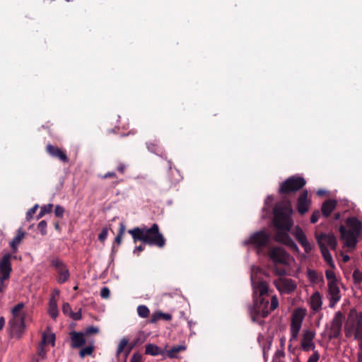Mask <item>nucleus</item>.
<instances>
[{
  "mask_svg": "<svg viewBox=\"0 0 362 362\" xmlns=\"http://www.w3.org/2000/svg\"><path fill=\"white\" fill-rule=\"evenodd\" d=\"M274 270L276 274L279 276H283L286 273L285 269H278L277 267H275Z\"/></svg>",
  "mask_w": 362,
  "mask_h": 362,
  "instance_id": "54",
  "label": "nucleus"
},
{
  "mask_svg": "<svg viewBox=\"0 0 362 362\" xmlns=\"http://www.w3.org/2000/svg\"><path fill=\"white\" fill-rule=\"evenodd\" d=\"M307 276L308 280L313 284H320L323 282V276L315 270L308 269L307 270Z\"/></svg>",
  "mask_w": 362,
  "mask_h": 362,
  "instance_id": "24",
  "label": "nucleus"
},
{
  "mask_svg": "<svg viewBox=\"0 0 362 362\" xmlns=\"http://www.w3.org/2000/svg\"><path fill=\"white\" fill-rule=\"evenodd\" d=\"M163 319L165 320H170L172 319V315L168 313H164L160 311L156 312L153 314L151 320L150 321L151 323H155L157 321Z\"/></svg>",
  "mask_w": 362,
  "mask_h": 362,
  "instance_id": "27",
  "label": "nucleus"
},
{
  "mask_svg": "<svg viewBox=\"0 0 362 362\" xmlns=\"http://www.w3.org/2000/svg\"><path fill=\"white\" fill-rule=\"evenodd\" d=\"M328 286V299L330 308H334L341 299L340 290L338 284Z\"/></svg>",
  "mask_w": 362,
  "mask_h": 362,
  "instance_id": "16",
  "label": "nucleus"
},
{
  "mask_svg": "<svg viewBox=\"0 0 362 362\" xmlns=\"http://www.w3.org/2000/svg\"><path fill=\"white\" fill-rule=\"evenodd\" d=\"M62 312L64 315L70 316L72 314V310L70 305L68 303H64L62 305Z\"/></svg>",
  "mask_w": 362,
  "mask_h": 362,
  "instance_id": "37",
  "label": "nucleus"
},
{
  "mask_svg": "<svg viewBox=\"0 0 362 362\" xmlns=\"http://www.w3.org/2000/svg\"><path fill=\"white\" fill-rule=\"evenodd\" d=\"M129 340L127 338H122L117 346L116 354L117 356H119L122 352L124 351L126 346L128 344Z\"/></svg>",
  "mask_w": 362,
  "mask_h": 362,
  "instance_id": "35",
  "label": "nucleus"
},
{
  "mask_svg": "<svg viewBox=\"0 0 362 362\" xmlns=\"http://www.w3.org/2000/svg\"><path fill=\"white\" fill-rule=\"evenodd\" d=\"M37 208H38V205L35 204L33 208L30 209L28 211L27 217H26L28 221H30L32 218L33 214L36 212V210Z\"/></svg>",
  "mask_w": 362,
  "mask_h": 362,
  "instance_id": "41",
  "label": "nucleus"
},
{
  "mask_svg": "<svg viewBox=\"0 0 362 362\" xmlns=\"http://www.w3.org/2000/svg\"><path fill=\"white\" fill-rule=\"evenodd\" d=\"M310 205V200L308 199V192H303L298 199V210L300 214H303L308 211Z\"/></svg>",
  "mask_w": 362,
  "mask_h": 362,
  "instance_id": "21",
  "label": "nucleus"
},
{
  "mask_svg": "<svg viewBox=\"0 0 362 362\" xmlns=\"http://www.w3.org/2000/svg\"><path fill=\"white\" fill-rule=\"evenodd\" d=\"M293 235L304 248L306 253H308L312 250V245L308 241L307 238L301 228L296 227L293 231Z\"/></svg>",
  "mask_w": 362,
  "mask_h": 362,
  "instance_id": "17",
  "label": "nucleus"
},
{
  "mask_svg": "<svg viewBox=\"0 0 362 362\" xmlns=\"http://www.w3.org/2000/svg\"><path fill=\"white\" fill-rule=\"evenodd\" d=\"M110 290L107 287H103L100 291V296L103 298H107L110 296Z\"/></svg>",
  "mask_w": 362,
  "mask_h": 362,
  "instance_id": "48",
  "label": "nucleus"
},
{
  "mask_svg": "<svg viewBox=\"0 0 362 362\" xmlns=\"http://www.w3.org/2000/svg\"><path fill=\"white\" fill-rule=\"evenodd\" d=\"M357 362H362V341L358 343Z\"/></svg>",
  "mask_w": 362,
  "mask_h": 362,
  "instance_id": "44",
  "label": "nucleus"
},
{
  "mask_svg": "<svg viewBox=\"0 0 362 362\" xmlns=\"http://www.w3.org/2000/svg\"><path fill=\"white\" fill-rule=\"evenodd\" d=\"M24 304L23 303L17 304L12 309V318L9 321L11 333L16 337L20 338L25 328V314L23 311Z\"/></svg>",
  "mask_w": 362,
  "mask_h": 362,
  "instance_id": "6",
  "label": "nucleus"
},
{
  "mask_svg": "<svg viewBox=\"0 0 362 362\" xmlns=\"http://www.w3.org/2000/svg\"><path fill=\"white\" fill-rule=\"evenodd\" d=\"M109 177H116V174L114 172L107 173L103 175V178L106 179Z\"/></svg>",
  "mask_w": 362,
  "mask_h": 362,
  "instance_id": "55",
  "label": "nucleus"
},
{
  "mask_svg": "<svg viewBox=\"0 0 362 362\" xmlns=\"http://www.w3.org/2000/svg\"><path fill=\"white\" fill-rule=\"evenodd\" d=\"M344 332L346 337H354L358 343L362 341V313H351L346 322Z\"/></svg>",
  "mask_w": 362,
  "mask_h": 362,
  "instance_id": "7",
  "label": "nucleus"
},
{
  "mask_svg": "<svg viewBox=\"0 0 362 362\" xmlns=\"http://www.w3.org/2000/svg\"><path fill=\"white\" fill-rule=\"evenodd\" d=\"M337 202L333 199L325 201L322 206V214L324 216H329L335 209Z\"/></svg>",
  "mask_w": 362,
  "mask_h": 362,
  "instance_id": "22",
  "label": "nucleus"
},
{
  "mask_svg": "<svg viewBox=\"0 0 362 362\" xmlns=\"http://www.w3.org/2000/svg\"><path fill=\"white\" fill-rule=\"evenodd\" d=\"M342 259L344 262H347L350 259V257L347 255H342Z\"/></svg>",
  "mask_w": 362,
  "mask_h": 362,
  "instance_id": "58",
  "label": "nucleus"
},
{
  "mask_svg": "<svg viewBox=\"0 0 362 362\" xmlns=\"http://www.w3.org/2000/svg\"><path fill=\"white\" fill-rule=\"evenodd\" d=\"M57 272H58L57 281L59 284H63L69 279V272L66 267H64L63 268L58 269Z\"/></svg>",
  "mask_w": 362,
  "mask_h": 362,
  "instance_id": "30",
  "label": "nucleus"
},
{
  "mask_svg": "<svg viewBox=\"0 0 362 362\" xmlns=\"http://www.w3.org/2000/svg\"><path fill=\"white\" fill-rule=\"evenodd\" d=\"M316 333L315 331L307 329H304L301 334L300 339V349L305 352L314 351L316 349L314 339Z\"/></svg>",
  "mask_w": 362,
  "mask_h": 362,
  "instance_id": "11",
  "label": "nucleus"
},
{
  "mask_svg": "<svg viewBox=\"0 0 362 362\" xmlns=\"http://www.w3.org/2000/svg\"><path fill=\"white\" fill-rule=\"evenodd\" d=\"M311 351L313 354L309 356L307 362H317L320 358V353L316 350V349Z\"/></svg>",
  "mask_w": 362,
  "mask_h": 362,
  "instance_id": "36",
  "label": "nucleus"
},
{
  "mask_svg": "<svg viewBox=\"0 0 362 362\" xmlns=\"http://www.w3.org/2000/svg\"><path fill=\"white\" fill-rule=\"evenodd\" d=\"M46 354H47V351L45 349V346L40 344V346H39V348L37 350L38 357H40L41 359H45L46 357Z\"/></svg>",
  "mask_w": 362,
  "mask_h": 362,
  "instance_id": "39",
  "label": "nucleus"
},
{
  "mask_svg": "<svg viewBox=\"0 0 362 362\" xmlns=\"http://www.w3.org/2000/svg\"><path fill=\"white\" fill-rule=\"evenodd\" d=\"M107 234H108L107 228H103L102 231L100 232V233L98 235L99 240L101 242H104L105 240L107 238Z\"/></svg>",
  "mask_w": 362,
  "mask_h": 362,
  "instance_id": "42",
  "label": "nucleus"
},
{
  "mask_svg": "<svg viewBox=\"0 0 362 362\" xmlns=\"http://www.w3.org/2000/svg\"><path fill=\"white\" fill-rule=\"evenodd\" d=\"M49 314L52 318H56L58 315V309L56 302L51 300L49 303Z\"/></svg>",
  "mask_w": 362,
  "mask_h": 362,
  "instance_id": "34",
  "label": "nucleus"
},
{
  "mask_svg": "<svg viewBox=\"0 0 362 362\" xmlns=\"http://www.w3.org/2000/svg\"><path fill=\"white\" fill-rule=\"evenodd\" d=\"M145 354L151 356H158L159 354H163V351H161L160 349L155 344H148L146 346Z\"/></svg>",
  "mask_w": 362,
  "mask_h": 362,
  "instance_id": "28",
  "label": "nucleus"
},
{
  "mask_svg": "<svg viewBox=\"0 0 362 362\" xmlns=\"http://www.w3.org/2000/svg\"><path fill=\"white\" fill-rule=\"evenodd\" d=\"M126 169V165L123 163H120L118 167H117V170L119 173H124V170Z\"/></svg>",
  "mask_w": 362,
  "mask_h": 362,
  "instance_id": "56",
  "label": "nucleus"
},
{
  "mask_svg": "<svg viewBox=\"0 0 362 362\" xmlns=\"http://www.w3.org/2000/svg\"><path fill=\"white\" fill-rule=\"evenodd\" d=\"M52 265L53 267H55V269H57V271L61 268H63L64 266V264H63V262L59 259H54L52 261Z\"/></svg>",
  "mask_w": 362,
  "mask_h": 362,
  "instance_id": "40",
  "label": "nucleus"
},
{
  "mask_svg": "<svg viewBox=\"0 0 362 362\" xmlns=\"http://www.w3.org/2000/svg\"><path fill=\"white\" fill-rule=\"evenodd\" d=\"M262 269L257 267H252L251 271V281L253 288L254 297L259 296L258 300H255L252 307L249 308V313L254 322L258 321L260 317H267L269 313L279 306V300L276 296H273L271 302L264 296L268 293V284L262 280L259 275Z\"/></svg>",
  "mask_w": 362,
  "mask_h": 362,
  "instance_id": "1",
  "label": "nucleus"
},
{
  "mask_svg": "<svg viewBox=\"0 0 362 362\" xmlns=\"http://www.w3.org/2000/svg\"><path fill=\"white\" fill-rule=\"evenodd\" d=\"M292 212L293 210L289 202H282L275 206L274 209V222L276 228H278V231L274 235V239L276 242L298 250L297 245L287 233L293 225V221L291 218Z\"/></svg>",
  "mask_w": 362,
  "mask_h": 362,
  "instance_id": "2",
  "label": "nucleus"
},
{
  "mask_svg": "<svg viewBox=\"0 0 362 362\" xmlns=\"http://www.w3.org/2000/svg\"><path fill=\"white\" fill-rule=\"evenodd\" d=\"M126 226L124 223H120L118 234L115 238V243L119 245L122 243L123 235L125 233Z\"/></svg>",
  "mask_w": 362,
  "mask_h": 362,
  "instance_id": "33",
  "label": "nucleus"
},
{
  "mask_svg": "<svg viewBox=\"0 0 362 362\" xmlns=\"http://www.w3.org/2000/svg\"><path fill=\"white\" fill-rule=\"evenodd\" d=\"M52 208H53V204H48L47 205L42 206L41 211H42V214H46L50 213L52 210Z\"/></svg>",
  "mask_w": 362,
  "mask_h": 362,
  "instance_id": "45",
  "label": "nucleus"
},
{
  "mask_svg": "<svg viewBox=\"0 0 362 362\" xmlns=\"http://www.w3.org/2000/svg\"><path fill=\"white\" fill-rule=\"evenodd\" d=\"M11 257L12 256L10 253H6L0 260V276H3L4 279H9L10 277L12 271Z\"/></svg>",
  "mask_w": 362,
  "mask_h": 362,
  "instance_id": "15",
  "label": "nucleus"
},
{
  "mask_svg": "<svg viewBox=\"0 0 362 362\" xmlns=\"http://www.w3.org/2000/svg\"><path fill=\"white\" fill-rule=\"evenodd\" d=\"M40 360H42L40 357L34 356L32 359V362H40Z\"/></svg>",
  "mask_w": 362,
  "mask_h": 362,
  "instance_id": "60",
  "label": "nucleus"
},
{
  "mask_svg": "<svg viewBox=\"0 0 362 362\" xmlns=\"http://www.w3.org/2000/svg\"><path fill=\"white\" fill-rule=\"evenodd\" d=\"M25 235V232L22 230L21 228L17 230V234L15 238L11 241L10 246L13 250V252H16L18 250V246L21 244L22 240L24 238Z\"/></svg>",
  "mask_w": 362,
  "mask_h": 362,
  "instance_id": "23",
  "label": "nucleus"
},
{
  "mask_svg": "<svg viewBox=\"0 0 362 362\" xmlns=\"http://www.w3.org/2000/svg\"><path fill=\"white\" fill-rule=\"evenodd\" d=\"M4 325H5V320H4V317H0V331L2 329Z\"/></svg>",
  "mask_w": 362,
  "mask_h": 362,
  "instance_id": "57",
  "label": "nucleus"
},
{
  "mask_svg": "<svg viewBox=\"0 0 362 362\" xmlns=\"http://www.w3.org/2000/svg\"><path fill=\"white\" fill-rule=\"evenodd\" d=\"M274 283L277 290L284 293H291L297 288L296 282L291 279L281 277L275 280Z\"/></svg>",
  "mask_w": 362,
  "mask_h": 362,
  "instance_id": "13",
  "label": "nucleus"
},
{
  "mask_svg": "<svg viewBox=\"0 0 362 362\" xmlns=\"http://www.w3.org/2000/svg\"><path fill=\"white\" fill-rule=\"evenodd\" d=\"M272 201H273V197L272 196H268L265 200V204H269V203L272 202Z\"/></svg>",
  "mask_w": 362,
  "mask_h": 362,
  "instance_id": "59",
  "label": "nucleus"
},
{
  "mask_svg": "<svg viewBox=\"0 0 362 362\" xmlns=\"http://www.w3.org/2000/svg\"><path fill=\"white\" fill-rule=\"evenodd\" d=\"M137 313L139 317L142 318L148 317L150 314V310L147 306L141 305L137 307Z\"/></svg>",
  "mask_w": 362,
  "mask_h": 362,
  "instance_id": "32",
  "label": "nucleus"
},
{
  "mask_svg": "<svg viewBox=\"0 0 362 362\" xmlns=\"http://www.w3.org/2000/svg\"><path fill=\"white\" fill-rule=\"evenodd\" d=\"M144 250V245H139L136 247H135V249L134 250V253L139 255V253L143 251Z\"/></svg>",
  "mask_w": 362,
  "mask_h": 362,
  "instance_id": "52",
  "label": "nucleus"
},
{
  "mask_svg": "<svg viewBox=\"0 0 362 362\" xmlns=\"http://www.w3.org/2000/svg\"><path fill=\"white\" fill-rule=\"evenodd\" d=\"M47 222L45 221H41L37 226L38 229L42 234L46 233Z\"/></svg>",
  "mask_w": 362,
  "mask_h": 362,
  "instance_id": "46",
  "label": "nucleus"
},
{
  "mask_svg": "<svg viewBox=\"0 0 362 362\" xmlns=\"http://www.w3.org/2000/svg\"><path fill=\"white\" fill-rule=\"evenodd\" d=\"M71 346L72 348H79L88 342V339L83 332H71L70 333Z\"/></svg>",
  "mask_w": 362,
  "mask_h": 362,
  "instance_id": "18",
  "label": "nucleus"
},
{
  "mask_svg": "<svg viewBox=\"0 0 362 362\" xmlns=\"http://www.w3.org/2000/svg\"><path fill=\"white\" fill-rule=\"evenodd\" d=\"M185 349L186 346L184 345L175 346L167 351V356L170 358H177V354L180 351H185Z\"/></svg>",
  "mask_w": 362,
  "mask_h": 362,
  "instance_id": "29",
  "label": "nucleus"
},
{
  "mask_svg": "<svg viewBox=\"0 0 362 362\" xmlns=\"http://www.w3.org/2000/svg\"><path fill=\"white\" fill-rule=\"evenodd\" d=\"M64 212V209L61 206L57 205L55 207L54 214L58 217H62Z\"/></svg>",
  "mask_w": 362,
  "mask_h": 362,
  "instance_id": "47",
  "label": "nucleus"
},
{
  "mask_svg": "<svg viewBox=\"0 0 362 362\" xmlns=\"http://www.w3.org/2000/svg\"><path fill=\"white\" fill-rule=\"evenodd\" d=\"M308 304L310 308L315 313L322 309V296L319 291H315L310 296Z\"/></svg>",
  "mask_w": 362,
  "mask_h": 362,
  "instance_id": "19",
  "label": "nucleus"
},
{
  "mask_svg": "<svg viewBox=\"0 0 362 362\" xmlns=\"http://www.w3.org/2000/svg\"><path fill=\"white\" fill-rule=\"evenodd\" d=\"M305 185V180L301 177L292 176L284 182L279 189L280 193H288L298 191Z\"/></svg>",
  "mask_w": 362,
  "mask_h": 362,
  "instance_id": "10",
  "label": "nucleus"
},
{
  "mask_svg": "<svg viewBox=\"0 0 362 362\" xmlns=\"http://www.w3.org/2000/svg\"><path fill=\"white\" fill-rule=\"evenodd\" d=\"M134 243L142 241L151 245L163 247L165 244L163 235L160 233L158 226L154 223L150 228L136 227L129 230Z\"/></svg>",
  "mask_w": 362,
  "mask_h": 362,
  "instance_id": "3",
  "label": "nucleus"
},
{
  "mask_svg": "<svg viewBox=\"0 0 362 362\" xmlns=\"http://www.w3.org/2000/svg\"><path fill=\"white\" fill-rule=\"evenodd\" d=\"M343 320L344 316L340 312L335 313L329 328V337L330 339L337 338L339 337L341 334Z\"/></svg>",
  "mask_w": 362,
  "mask_h": 362,
  "instance_id": "14",
  "label": "nucleus"
},
{
  "mask_svg": "<svg viewBox=\"0 0 362 362\" xmlns=\"http://www.w3.org/2000/svg\"><path fill=\"white\" fill-rule=\"evenodd\" d=\"M315 238L325 261L330 267L334 268V264L332 255L328 250V247L333 250H336L337 246L336 237L331 233H322L320 235L316 234Z\"/></svg>",
  "mask_w": 362,
  "mask_h": 362,
  "instance_id": "5",
  "label": "nucleus"
},
{
  "mask_svg": "<svg viewBox=\"0 0 362 362\" xmlns=\"http://www.w3.org/2000/svg\"><path fill=\"white\" fill-rule=\"evenodd\" d=\"M320 214L318 211H314L310 217V221L313 223H316L319 218H320Z\"/></svg>",
  "mask_w": 362,
  "mask_h": 362,
  "instance_id": "49",
  "label": "nucleus"
},
{
  "mask_svg": "<svg viewBox=\"0 0 362 362\" xmlns=\"http://www.w3.org/2000/svg\"><path fill=\"white\" fill-rule=\"evenodd\" d=\"M344 226L339 227L341 238L346 246L354 247L357 243V237L362 233V222L356 217H350L346 221Z\"/></svg>",
  "mask_w": 362,
  "mask_h": 362,
  "instance_id": "4",
  "label": "nucleus"
},
{
  "mask_svg": "<svg viewBox=\"0 0 362 362\" xmlns=\"http://www.w3.org/2000/svg\"><path fill=\"white\" fill-rule=\"evenodd\" d=\"M99 332V329L98 327H93V326H91V327H87L83 334H85L86 337L89 335V334H97Z\"/></svg>",
  "mask_w": 362,
  "mask_h": 362,
  "instance_id": "38",
  "label": "nucleus"
},
{
  "mask_svg": "<svg viewBox=\"0 0 362 362\" xmlns=\"http://www.w3.org/2000/svg\"><path fill=\"white\" fill-rule=\"evenodd\" d=\"M339 217H340L339 214H337L334 215L335 219H338V218H339Z\"/></svg>",
  "mask_w": 362,
  "mask_h": 362,
  "instance_id": "62",
  "label": "nucleus"
},
{
  "mask_svg": "<svg viewBox=\"0 0 362 362\" xmlns=\"http://www.w3.org/2000/svg\"><path fill=\"white\" fill-rule=\"evenodd\" d=\"M270 235L264 231L253 233L248 239L243 241L245 245H252L256 248H262L267 245Z\"/></svg>",
  "mask_w": 362,
  "mask_h": 362,
  "instance_id": "12",
  "label": "nucleus"
},
{
  "mask_svg": "<svg viewBox=\"0 0 362 362\" xmlns=\"http://www.w3.org/2000/svg\"><path fill=\"white\" fill-rule=\"evenodd\" d=\"M94 340L91 339L88 341V346L82 348L79 351V356L81 358H84L86 356H91L94 351Z\"/></svg>",
  "mask_w": 362,
  "mask_h": 362,
  "instance_id": "26",
  "label": "nucleus"
},
{
  "mask_svg": "<svg viewBox=\"0 0 362 362\" xmlns=\"http://www.w3.org/2000/svg\"><path fill=\"white\" fill-rule=\"evenodd\" d=\"M41 344L45 346L47 344H52V346L55 345V335L54 334L50 332H45L42 334V341L40 342Z\"/></svg>",
  "mask_w": 362,
  "mask_h": 362,
  "instance_id": "25",
  "label": "nucleus"
},
{
  "mask_svg": "<svg viewBox=\"0 0 362 362\" xmlns=\"http://www.w3.org/2000/svg\"><path fill=\"white\" fill-rule=\"evenodd\" d=\"M317 194H323V192H322V190H319V191L317 192Z\"/></svg>",
  "mask_w": 362,
  "mask_h": 362,
  "instance_id": "63",
  "label": "nucleus"
},
{
  "mask_svg": "<svg viewBox=\"0 0 362 362\" xmlns=\"http://www.w3.org/2000/svg\"><path fill=\"white\" fill-rule=\"evenodd\" d=\"M69 317L74 320H79L81 317V314L79 312L78 313H72V314Z\"/></svg>",
  "mask_w": 362,
  "mask_h": 362,
  "instance_id": "53",
  "label": "nucleus"
},
{
  "mask_svg": "<svg viewBox=\"0 0 362 362\" xmlns=\"http://www.w3.org/2000/svg\"><path fill=\"white\" fill-rule=\"evenodd\" d=\"M325 276L327 279V285H332L337 284L336 275L332 269H328L325 272Z\"/></svg>",
  "mask_w": 362,
  "mask_h": 362,
  "instance_id": "31",
  "label": "nucleus"
},
{
  "mask_svg": "<svg viewBox=\"0 0 362 362\" xmlns=\"http://www.w3.org/2000/svg\"><path fill=\"white\" fill-rule=\"evenodd\" d=\"M45 214H42V211L40 210L39 214L37 215V218H42L43 216H45Z\"/></svg>",
  "mask_w": 362,
  "mask_h": 362,
  "instance_id": "61",
  "label": "nucleus"
},
{
  "mask_svg": "<svg viewBox=\"0 0 362 362\" xmlns=\"http://www.w3.org/2000/svg\"><path fill=\"white\" fill-rule=\"evenodd\" d=\"M305 314L306 310L304 308H298L293 311L290 326V342L297 339Z\"/></svg>",
  "mask_w": 362,
  "mask_h": 362,
  "instance_id": "8",
  "label": "nucleus"
},
{
  "mask_svg": "<svg viewBox=\"0 0 362 362\" xmlns=\"http://www.w3.org/2000/svg\"><path fill=\"white\" fill-rule=\"evenodd\" d=\"M129 362H143L142 356L139 354H134Z\"/></svg>",
  "mask_w": 362,
  "mask_h": 362,
  "instance_id": "50",
  "label": "nucleus"
},
{
  "mask_svg": "<svg viewBox=\"0 0 362 362\" xmlns=\"http://www.w3.org/2000/svg\"><path fill=\"white\" fill-rule=\"evenodd\" d=\"M361 273L358 270H355L353 274V277L356 281L359 282L361 281Z\"/></svg>",
  "mask_w": 362,
  "mask_h": 362,
  "instance_id": "51",
  "label": "nucleus"
},
{
  "mask_svg": "<svg viewBox=\"0 0 362 362\" xmlns=\"http://www.w3.org/2000/svg\"><path fill=\"white\" fill-rule=\"evenodd\" d=\"M8 279H4L3 276H0V293H4L6 288L7 287V284L5 283V281Z\"/></svg>",
  "mask_w": 362,
  "mask_h": 362,
  "instance_id": "43",
  "label": "nucleus"
},
{
  "mask_svg": "<svg viewBox=\"0 0 362 362\" xmlns=\"http://www.w3.org/2000/svg\"><path fill=\"white\" fill-rule=\"evenodd\" d=\"M47 153L52 157L58 158L63 162H68V158L64 151L58 147L48 144L46 147Z\"/></svg>",
  "mask_w": 362,
  "mask_h": 362,
  "instance_id": "20",
  "label": "nucleus"
},
{
  "mask_svg": "<svg viewBox=\"0 0 362 362\" xmlns=\"http://www.w3.org/2000/svg\"><path fill=\"white\" fill-rule=\"evenodd\" d=\"M269 257L274 264H281L291 266L294 262V259L279 247L271 248L269 251Z\"/></svg>",
  "mask_w": 362,
  "mask_h": 362,
  "instance_id": "9",
  "label": "nucleus"
}]
</instances>
